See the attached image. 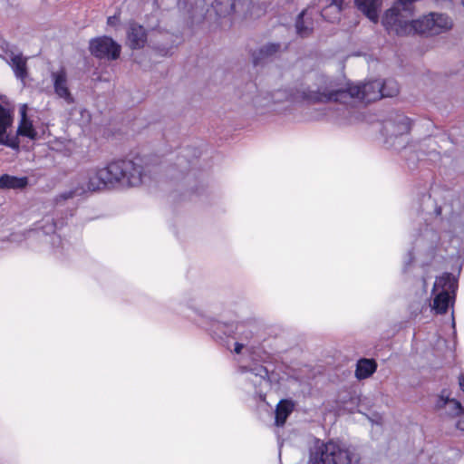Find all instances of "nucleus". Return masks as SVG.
Wrapping results in <instances>:
<instances>
[{"instance_id":"nucleus-26","label":"nucleus","mask_w":464,"mask_h":464,"mask_svg":"<svg viewBox=\"0 0 464 464\" xmlns=\"http://www.w3.org/2000/svg\"><path fill=\"white\" fill-rule=\"evenodd\" d=\"M456 428L464 431V420H458V422L456 423Z\"/></svg>"},{"instance_id":"nucleus-6","label":"nucleus","mask_w":464,"mask_h":464,"mask_svg":"<svg viewBox=\"0 0 464 464\" xmlns=\"http://www.w3.org/2000/svg\"><path fill=\"white\" fill-rule=\"evenodd\" d=\"M89 51L92 55L100 60L114 61L120 57L121 46L111 37L104 35L91 39Z\"/></svg>"},{"instance_id":"nucleus-29","label":"nucleus","mask_w":464,"mask_h":464,"mask_svg":"<svg viewBox=\"0 0 464 464\" xmlns=\"http://www.w3.org/2000/svg\"><path fill=\"white\" fill-rule=\"evenodd\" d=\"M12 148L14 149L16 152H18L20 147L15 146V147H12Z\"/></svg>"},{"instance_id":"nucleus-2","label":"nucleus","mask_w":464,"mask_h":464,"mask_svg":"<svg viewBox=\"0 0 464 464\" xmlns=\"http://www.w3.org/2000/svg\"><path fill=\"white\" fill-rule=\"evenodd\" d=\"M298 96L304 101L317 102H339L352 105L355 101L372 102L382 98L381 80H372L364 83H348L345 89L330 91L326 87L313 90L310 87L298 91Z\"/></svg>"},{"instance_id":"nucleus-12","label":"nucleus","mask_w":464,"mask_h":464,"mask_svg":"<svg viewBox=\"0 0 464 464\" xmlns=\"http://www.w3.org/2000/svg\"><path fill=\"white\" fill-rule=\"evenodd\" d=\"M295 27L300 37L309 36L314 30V11L310 8L304 9L297 15Z\"/></svg>"},{"instance_id":"nucleus-31","label":"nucleus","mask_w":464,"mask_h":464,"mask_svg":"<svg viewBox=\"0 0 464 464\" xmlns=\"http://www.w3.org/2000/svg\"><path fill=\"white\" fill-rule=\"evenodd\" d=\"M217 5L221 3V0H216Z\"/></svg>"},{"instance_id":"nucleus-1","label":"nucleus","mask_w":464,"mask_h":464,"mask_svg":"<svg viewBox=\"0 0 464 464\" xmlns=\"http://www.w3.org/2000/svg\"><path fill=\"white\" fill-rule=\"evenodd\" d=\"M145 176L144 162L140 157L112 160L103 168L89 173L87 188L91 191L129 188L141 185Z\"/></svg>"},{"instance_id":"nucleus-7","label":"nucleus","mask_w":464,"mask_h":464,"mask_svg":"<svg viewBox=\"0 0 464 464\" xmlns=\"http://www.w3.org/2000/svg\"><path fill=\"white\" fill-rule=\"evenodd\" d=\"M382 23L390 34L394 33L397 35L409 34L410 21L403 19L398 6L388 9L383 14Z\"/></svg>"},{"instance_id":"nucleus-11","label":"nucleus","mask_w":464,"mask_h":464,"mask_svg":"<svg viewBox=\"0 0 464 464\" xmlns=\"http://www.w3.org/2000/svg\"><path fill=\"white\" fill-rule=\"evenodd\" d=\"M13 123L9 110L0 104V145H18L14 137L8 132Z\"/></svg>"},{"instance_id":"nucleus-16","label":"nucleus","mask_w":464,"mask_h":464,"mask_svg":"<svg viewBox=\"0 0 464 464\" xmlns=\"http://www.w3.org/2000/svg\"><path fill=\"white\" fill-rule=\"evenodd\" d=\"M377 370V362L374 359L362 358L358 360L355 369V377L364 380L372 376Z\"/></svg>"},{"instance_id":"nucleus-30","label":"nucleus","mask_w":464,"mask_h":464,"mask_svg":"<svg viewBox=\"0 0 464 464\" xmlns=\"http://www.w3.org/2000/svg\"><path fill=\"white\" fill-rule=\"evenodd\" d=\"M111 19H112V17H109V18H108V23H109V24L112 23V20H111Z\"/></svg>"},{"instance_id":"nucleus-3","label":"nucleus","mask_w":464,"mask_h":464,"mask_svg":"<svg viewBox=\"0 0 464 464\" xmlns=\"http://www.w3.org/2000/svg\"><path fill=\"white\" fill-rule=\"evenodd\" d=\"M353 453L340 442L329 440L314 447L310 453L312 464H352Z\"/></svg>"},{"instance_id":"nucleus-4","label":"nucleus","mask_w":464,"mask_h":464,"mask_svg":"<svg viewBox=\"0 0 464 464\" xmlns=\"http://www.w3.org/2000/svg\"><path fill=\"white\" fill-rule=\"evenodd\" d=\"M458 282L450 273H443L438 276L432 287V293L438 292L433 299L432 308L439 314H444L449 309L451 299H454Z\"/></svg>"},{"instance_id":"nucleus-21","label":"nucleus","mask_w":464,"mask_h":464,"mask_svg":"<svg viewBox=\"0 0 464 464\" xmlns=\"http://www.w3.org/2000/svg\"><path fill=\"white\" fill-rule=\"evenodd\" d=\"M382 93L383 97H393L399 93V84L394 79L381 80Z\"/></svg>"},{"instance_id":"nucleus-14","label":"nucleus","mask_w":464,"mask_h":464,"mask_svg":"<svg viewBox=\"0 0 464 464\" xmlns=\"http://www.w3.org/2000/svg\"><path fill=\"white\" fill-rule=\"evenodd\" d=\"M450 392L449 390H442L440 395L436 403V407L438 409H441L446 407V405H450V415L452 417H458L464 413V408L459 401L456 399L450 398Z\"/></svg>"},{"instance_id":"nucleus-15","label":"nucleus","mask_w":464,"mask_h":464,"mask_svg":"<svg viewBox=\"0 0 464 464\" xmlns=\"http://www.w3.org/2000/svg\"><path fill=\"white\" fill-rule=\"evenodd\" d=\"M355 5L371 21H378L382 0H355Z\"/></svg>"},{"instance_id":"nucleus-10","label":"nucleus","mask_w":464,"mask_h":464,"mask_svg":"<svg viewBox=\"0 0 464 464\" xmlns=\"http://www.w3.org/2000/svg\"><path fill=\"white\" fill-rule=\"evenodd\" d=\"M148 34L144 27L136 22L129 24L127 29V44L132 50L141 49L145 46Z\"/></svg>"},{"instance_id":"nucleus-27","label":"nucleus","mask_w":464,"mask_h":464,"mask_svg":"<svg viewBox=\"0 0 464 464\" xmlns=\"http://www.w3.org/2000/svg\"><path fill=\"white\" fill-rule=\"evenodd\" d=\"M73 194H74V193H73L72 191H70V192H68V193H66V194H63V195H61L60 197H61V198H63V199H68V198H72V197H73Z\"/></svg>"},{"instance_id":"nucleus-18","label":"nucleus","mask_w":464,"mask_h":464,"mask_svg":"<svg viewBox=\"0 0 464 464\" xmlns=\"http://www.w3.org/2000/svg\"><path fill=\"white\" fill-rule=\"evenodd\" d=\"M28 185L27 177H15L9 174L0 176L1 189H23Z\"/></svg>"},{"instance_id":"nucleus-17","label":"nucleus","mask_w":464,"mask_h":464,"mask_svg":"<svg viewBox=\"0 0 464 464\" xmlns=\"http://www.w3.org/2000/svg\"><path fill=\"white\" fill-rule=\"evenodd\" d=\"M21 121L16 130V135L24 136L34 140L37 132L35 131L32 121L27 118L26 115V105H24L20 109Z\"/></svg>"},{"instance_id":"nucleus-28","label":"nucleus","mask_w":464,"mask_h":464,"mask_svg":"<svg viewBox=\"0 0 464 464\" xmlns=\"http://www.w3.org/2000/svg\"><path fill=\"white\" fill-rule=\"evenodd\" d=\"M157 34H160V35H161V34L157 33V34H155V36H156ZM162 36H163V37H169V34H162Z\"/></svg>"},{"instance_id":"nucleus-25","label":"nucleus","mask_w":464,"mask_h":464,"mask_svg":"<svg viewBox=\"0 0 464 464\" xmlns=\"http://www.w3.org/2000/svg\"><path fill=\"white\" fill-rule=\"evenodd\" d=\"M243 348H244V345H243L242 343H235L234 352H235L236 353H237V354H238V353H241V351H242V349H243Z\"/></svg>"},{"instance_id":"nucleus-8","label":"nucleus","mask_w":464,"mask_h":464,"mask_svg":"<svg viewBox=\"0 0 464 464\" xmlns=\"http://www.w3.org/2000/svg\"><path fill=\"white\" fill-rule=\"evenodd\" d=\"M411 128V121L403 113H395V115L384 123V130L391 137L401 136L408 133Z\"/></svg>"},{"instance_id":"nucleus-23","label":"nucleus","mask_w":464,"mask_h":464,"mask_svg":"<svg viewBox=\"0 0 464 464\" xmlns=\"http://www.w3.org/2000/svg\"><path fill=\"white\" fill-rule=\"evenodd\" d=\"M237 2L236 1H233V2H229V5H228V8L225 11H222V10H217V13H218L219 14H232V13H236L237 12Z\"/></svg>"},{"instance_id":"nucleus-22","label":"nucleus","mask_w":464,"mask_h":464,"mask_svg":"<svg viewBox=\"0 0 464 464\" xmlns=\"http://www.w3.org/2000/svg\"><path fill=\"white\" fill-rule=\"evenodd\" d=\"M154 34L150 36V43L152 44V47L160 54V55H168L169 53V50L171 49L172 45L169 44H160L153 42Z\"/></svg>"},{"instance_id":"nucleus-19","label":"nucleus","mask_w":464,"mask_h":464,"mask_svg":"<svg viewBox=\"0 0 464 464\" xmlns=\"http://www.w3.org/2000/svg\"><path fill=\"white\" fill-rule=\"evenodd\" d=\"M27 59L22 53L10 54V65L14 70L16 78L24 80L27 77Z\"/></svg>"},{"instance_id":"nucleus-32","label":"nucleus","mask_w":464,"mask_h":464,"mask_svg":"<svg viewBox=\"0 0 464 464\" xmlns=\"http://www.w3.org/2000/svg\"><path fill=\"white\" fill-rule=\"evenodd\" d=\"M462 4H463V5H464V0H462Z\"/></svg>"},{"instance_id":"nucleus-20","label":"nucleus","mask_w":464,"mask_h":464,"mask_svg":"<svg viewBox=\"0 0 464 464\" xmlns=\"http://www.w3.org/2000/svg\"><path fill=\"white\" fill-rule=\"evenodd\" d=\"M294 410V403L288 400H281L276 408V426H283L288 416Z\"/></svg>"},{"instance_id":"nucleus-13","label":"nucleus","mask_w":464,"mask_h":464,"mask_svg":"<svg viewBox=\"0 0 464 464\" xmlns=\"http://www.w3.org/2000/svg\"><path fill=\"white\" fill-rule=\"evenodd\" d=\"M281 51L282 45L279 43L266 44L252 53L253 63L256 66L263 64L276 57Z\"/></svg>"},{"instance_id":"nucleus-5","label":"nucleus","mask_w":464,"mask_h":464,"mask_svg":"<svg viewBox=\"0 0 464 464\" xmlns=\"http://www.w3.org/2000/svg\"><path fill=\"white\" fill-rule=\"evenodd\" d=\"M409 26V34L431 36L450 29L452 21L444 14L430 13L417 20L410 21Z\"/></svg>"},{"instance_id":"nucleus-9","label":"nucleus","mask_w":464,"mask_h":464,"mask_svg":"<svg viewBox=\"0 0 464 464\" xmlns=\"http://www.w3.org/2000/svg\"><path fill=\"white\" fill-rule=\"evenodd\" d=\"M55 94L63 99L68 104L74 102V99L68 87L67 73L63 68L51 74Z\"/></svg>"},{"instance_id":"nucleus-24","label":"nucleus","mask_w":464,"mask_h":464,"mask_svg":"<svg viewBox=\"0 0 464 464\" xmlns=\"http://www.w3.org/2000/svg\"><path fill=\"white\" fill-rule=\"evenodd\" d=\"M460 390L464 392V373H460L458 377Z\"/></svg>"}]
</instances>
